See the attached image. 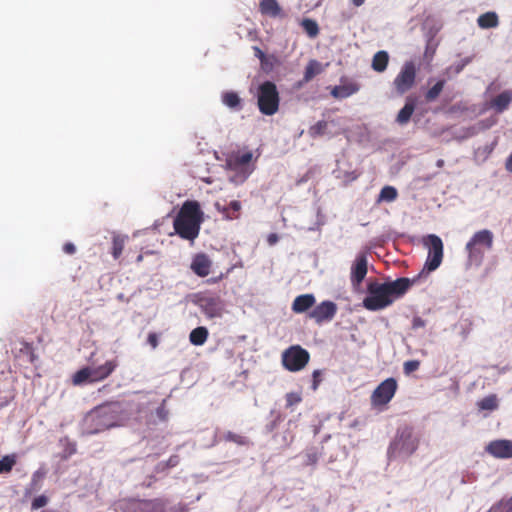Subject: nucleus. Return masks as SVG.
Returning <instances> with one entry per match:
<instances>
[{
	"mask_svg": "<svg viewBox=\"0 0 512 512\" xmlns=\"http://www.w3.org/2000/svg\"><path fill=\"white\" fill-rule=\"evenodd\" d=\"M225 439L227 441H230V442H234L238 445H246L248 444V440L246 437L242 436V435H239V434H235L233 432H227L226 435H225Z\"/></svg>",
	"mask_w": 512,
	"mask_h": 512,
	"instance_id": "nucleus-42",
	"label": "nucleus"
},
{
	"mask_svg": "<svg viewBox=\"0 0 512 512\" xmlns=\"http://www.w3.org/2000/svg\"><path fill=\"white\" fill-rule=\"evenodd\" d=\"M285 408L293 410L294 406H297L302 402L301 392H289L285 395Z\"/></svg>",
	"mask_w": 512,
	"mask_h": 512,
	"instance_id": "nucleus-39",
	"label": "nucleus"
},
{
	"mask_svg": "<svg viewBox=\"0 0 512 512\" xmlns=\"http://www.w3.org/2000/svg\"><path fill=\"white\" fill-rule=\"evenodd\" d=\"M300 26L309 38H316L320 33L319 25L314 19L304 18L300 22Z\"/></svg>",
	"mask_w": 512,
	"mask_h": 512,
	"instance_id": "nucleus-30",
	"label": "nucleus"
},
{
	"mask_svg": "<svg viewBox=\"0 0 512 512\" xmlns=\"http://www.w3.org/2000/svg\"><path fill=\"white\" fill-rule=\"evenodd\" d=\"M368 272V260L364 253L358 254L351 266L350 281L352 287L357 290Z\"/></svg>",
	"mask_w": 512,
	"mask_h": 512,
	"instance_id": "nucleus-13",
	"label": "nucleus"
},
{
	"mask_svg": "<svg viewBox=\"0 0 512 512\" xmlns=\"http://www.w3.org/2000/svg\"><path fill=\"white\" fill-rule=\"evenodd\" d=\"M74 385H82L85 383H93L92 381V370L91 367H84L78 370L72 378Z\"/></svg>",
	"mask_w": 512,
	"mask_h": 512,
	"instance_id": "nucleus-32",
	"label": "nucleus"
},
{
	"mask_svg": "<svg viewBox=\"0 0 512 512\" xmlns=\"http://www.w3.org/2000/svg\"><path fill=\"white\" fill-rule=\"evenodd\" d=\"M211 260L204 253L197 254L191 262V270L199 277H206L210 273Z\"/></svg>",
	"mask_w": 512,
	"mask_h": 512,
	"instance_id": "nucleus-17",
	"label": "nucleus"
},
{
	"mask_svg": "<svg viewBox=\"0 0 512 512\" xmlns=\"http://www.w3.org/2000/svg\"><path fill=\"white\" fill-rule=\"evenodd\" d=\"M423 245L428 249L424 269L428 272L436 270L442 263L444 246L441 238L435 234L423 237Z\"/></svg>",
	"mask_w": 512,
	"mask_h": 512,
	"instance_id": "nucleus-8",
	"label": "nucleus"
},
{
	"mask_svg": "<svg viewBox=\"0 0 512 512\" xmlns=\"http://www.w3.org/2000/svg\"><path fill=\"white\" fill-rule=\"evenodd\" d=\"M446 81L445 80H439L437 81L431 88L428 89V91L425 94V100L427 102H433L435 101L441 92L444 89Z\"/></svg>",
	"mask_w": 512,
	"mask_h": 512,
	"instance_id": "nucleus-34",
	"label": "nucleus"
},
{
	"mask_svg": "<svg viewBox=\"0 0 512 512\" xmlns=\"http://www.w3.org/2000/svg\"><path fill=\"white\" fill-rule=\"evenodd\" d=\"M316 299L313 294H302L297 296L292 303V311L300 314L314 306Z\"/></svg>",
	"mask_w": 512,
	"mask_h": 512,
	"instance_id": "nucleus-20",
	"label": "nucleus"
},
{
	"mask_svg": "<svg viewBox=\"0 0 512 512\" xmlns=\"http://www.w3.org/2000/svg\"><path fill=\"white\" fill-rule=\"evenodd\" d=\"M196 304L209 318L221 317L225 308L224 301L216 294H200L197 296Z\"/></svg>",
	"mask_w": 512,
	"mask_h": 512,
	"instance_id": "nucleus-11",
	"label": "nucleus"
},
{
	"mask_svg": "<svg viewBox=\"0 0 512 512\" xmlns=\"http://www.w3.org/2000/svg\"><path fill=\"white\" fill-rule=\"evenodd\" d=\"M259 11L262 15L270 16L273 18H282L285 16L277 0H261L259 4Z\"/></svg>",
	"mask_w": 512,
	"mask_h": 512,
	"instance_id": "nucleus-19",
	"label": "nucleus"
},
{
	"mask_svg": "<svg viewBox=\"0 0 512 512\" xmlns=\"http://www.w3.org/2000/svg\"><path fill=\"white\" fill-rule=\"evenodd\" d=\"M328 123L324 120L318 121L309 128V135L312 138L323 136L326 133Z\"/></svg>",
	"mask_w": 512,
	"mask_h": 512,
	"instance_id": "nucleus-38",
	"label": "nucleus"
},
{
	"mask_svg": "<svg viewBox=\"0 0 512 512\" xmlns=\"http://www.w3.org/2000/svg\"><path fill=\"white\" fill-rule=\"evenodd\" d=\"M259 111L266 116L276 114L280 106V95L277 86L272 81L261 83L256 92Z\"/></svg>",
	"mask_w": 512,
	"mask_h": 512,
	"instance_id": "nucleus-4",
	"label": "nucleus"
},
{
	"mask_svg": "<svg viewBox=\"0 0 512 512\" xmlns=\"http://www.w3.org/2000/svg\"><path fill=\"white\" fill-rule=\"evenodd\" d=\"M17 463V456L15 454L5 455L0 459V474H7L12 471Z\"/></svg>",
	"mask_w": 512,
	"mask_h": 512,
	"instance_id": "nucleus-35",
	"label": "nucleus"
},
{
	"mask_svg": "<svg viewBox=\"0 0 512 512\" xmlns=\"http://www.w3.org/2000/svg\"><path fill=\"white\" fill-rule=\"evenodd\" d=\"M486 451L495 458H512V440L499 439L491 441L486 446Z\"/></svg>",
	"mask_w": 512,
	"mask_h": 512,
	"instance_id": "nucleus-14",
	"label": "nucleus"
},
{
	"mask_svg": "<svg viewBox=\"0 0 512 512\" xmlns=\"http://www.w3.org/2000/svg\"><path fill=\"white\" fill-rule=\"evenodd\" d=\"M419 366H420V362L417 360L406 361L404 363V373L408 375V374L418 370Z\"/></svg>",
	"mask_w": 512,
	"mask_h": 512,
	"instance_id": "nucleus-45",
	"label": "nucleus"
},
{
	"mask_svg": "<svg viewBox=\"0 0 512 512\" xmlns=\"http://www.w3.org/2000/svg\"><path fill=\"white\" fill-rule=\"evenodd\" d=\"M364 2H365V0H352L353 5L356 7L363 5Z\"/></svg>",
	"mask_w": 512,
	"mask_h": 512,
	"instance_id": "nucleus-55",
	"label": "nucleus"
},
{
	"mask_svg": "<svg viewBox=\"0 0 512 512\" xmlns=\"http://www.w3.org/2000/svg\"><path fill=\"white\" fill-rule=\"evenodd\" d=\"M489 512H512V496L503 498L492 506Z\"/></svg>",
	"mask_w": 512,
	"mask_h": 512,
	"instance_id": "nucleus-37",
	"label": "nucleus"
},
{
	"mask_svg": "<svg viewBox=\"0 0 512 512\" xmlns=\"http://www.w3.org/2000/svg\"><path fill=\"white\" fill-rule=\"evenodd\" d=\"M324 71V66L319 61L312 59L310 60L304 71L303 82H310L315 76L321 74Z\"/></svg>",
	"mask_w": 512,
	"mask_h": 512,
	"instance_id": "nucleus-25",
	"label": "nucleus"
},
{
	"mask_svg": "<svg viewBox=\"0 0 512 512\" xmlns=\"http://www.w3.org/2000/svg\"><path fill=\"white\" fill-rule=\"evenodd\" d=\"M477 24L482 29L494 28L498 26L499 19L495 12H486L478 17Z\"/></svg>",
	"mask_w": 512,
	"mask_h": 512,
	"instance_id": "nucleus-27",
	"label": "nucleus"
},
{
	"mask_svg": "<svg viewBox=\"0 0 512 512\" xmlns=\"http://www.w3.org/2000/svg\"><path fill=\"white\" fill-rule=\"evenodd\" d=\"M208 337V330L205 327H197L190 333V341L194 345H202Z\"/></svg>",
	"mask_w": 512,
	"mask_h": 512,
	"instance_id": "nucleus-33",
	"label": "nucleus"
},
{
	"mask_svg": "<svg viewBox=\"0 0 512 512\" xmlns=\"http://www.w3.org/2000/svg\"><path fill=\"white\" fill-rule=\"evenodd\" d=\"M127 240V236L114 234L112 238V247H111V254L114 259H118L125 247V242Z\"/></svg>",
	"mask_w": 512,
	"mask_h": 512,
	"instance_id": "nucleus-31",
	"label": "nucleus"
},
{
	"mask_svg": "<svg viewBox=\"0 0 512 512\" xmlns=\"http://www.w3.org/2000/svg\"><path fill=\"white\" fill-rule=\"evenodd\" d=\"M416 77V64L411 60L406 61L392 82L396 95L402 96L410 91L416 84Z\"/></svg>",
	"mask_w": 512,
	"mask_h": 512,
	"instance_id": "nucleus-7",
	"label": "nucleus"
},
{
	"mask_svg": "<svg viewBox=\"0 0 512 512\" xmlns=\"http://www.w3.org/2000/svg\"><path fill=\"white\" fill-rule=\"evenodd\" d=\"M281 421H282V416H281V414L277 413L275 418L269 424L266 425L267 431L272 432Z\"/></svg>",
	"mask_w": 512,
	"mask_h": 512,
	"instance_id": "nucleus-47",
	"label": "nucleus"
},
{
	"mask_svg": "<svg viewBox=\"0 0 512 512\" xmlns=\"http://www.w3.org/2000/svg\"><path fill=\"white\" fill-rule=\"evenodd\" d=\"M505 168L507 171L512 173V154L507 158Z\"/></svg>",
	"mask_w": 512,
	"mask_h": 512,
	"instance_id": "nucleus-53",
	"label": "nucleus"
},
{
	"mask_svg": "<svg viewBox=\"0 0 512 512\" xmlns=\"http://www.w3.org/2000/svg\"><path fill=\"white\" fill-rule=\"evenodd\" d=\"M444 165V161L442 159L437 161V166L442 167Z\"/></svg>",
	"mask_w": 512,
	"mask_h": 512,
	"instance_id": "nucleus-57",
	"label": "nucleus"
},
{
	"mask_svg": "<svg viewBox=\"0 0 512 512\" xmlns=\"http://www.w3.org/2000/svg\"><path fill=\"white\" fill-rule=\"evenodd\" d=\"M419 439L414 435L412 427L404 426L397 430L393 442L389 446L388 453L393 456L412 455L418 448Z\"/></svg>",
	"mask_w": 512,
	"mask_h": 512,
	"instance_id": "nucleus-6",
	"label": "nucleus"
},
{
	"mask_svg": "<svg viewBox=\"0 0 512 512\" xmlns=\"http://www.w3.org/2000/svg\"><path fill=\"white\" fill-rule=\"evenodd\" d=\"M147 341L150 344L151 348L155 349L157 347V344H158V337H157V335L155 333H150L148 335Z\"/></svg>",
	"mask_w": 512,
	"mask_h": 512,
	"instance_id": "nucleus-49",
	"label": "nucleus"
},
{
	"mask_svg": "<svg viewBox=\"0 0 512 512\" xmlns=\"http://www.w3.org/2000/svg\"><path fill=\"white\" fill-rule=\"evenodd\" d=\"M512 102V90H505L494 97L490 102V107L497 113H502L508 109Z\"/></svg>",
	"mask_w": 512,
	"mask_h": 512,
	"instance_id": "nucleus-21",
	"label": "nucleus"
},
{
	"mask_svg": "<svg viewBox=\"0 0 512 512\" xmlns=\"http://www.w3.org/2000/svg\"><path fill=\"white\" fill-rule=\"evenodd\" d=\"M63 251L67 254H74L76 251V248L73 243H65L63 246Z\"/></svg>",
	"mask_w": 512,
	"mask_h": 512,
	"instance_id": "nucleus-50",
	"label": "nucleus"
},
{
	"mask_svg": "<svg viewBox=\"0 0 512 512\" xmlns=\"http://www.w3.org/2000/svg\"><path fill=\"white\" fill-rule=\"evenodd\" d=\"M309 356L310 354H282V363L289 371H299L307 365Z\"/></svg>",
	"mask_w": 512,
	"mask_h": 512,
	"instance_id": "nucleus-16",
	"label": "nucleus"
},
{
	"mask_svg": "<svg viewBox=\"0 0 512 512\" xmlns=\"http://www.w3.org/2000/svg\"><path fill=\"white\" fill-rule=\"evenodd\" d=\"M398 389L395 378H387L382 381L372 392L370 401L374 408H383L392 400Z\"/></svg>",
	"mask_w": 512,
	"mask_h": 512,
	"instance_id": "nucleus-9",
	"label": "nucleus"
},
{
	"mask_svg": "<svg viewBox=\"0 0 512 512\" xmlns=\"http://www.w3.org/2000/svg\"><path fill=\"white\" fill-rule=\"evenodd\" d=\"M313 380H312V385H311V388L313 391H316L318 389V386L321 382V371L320 370H315L313 372Z\"/></svg>",
	"mask_w": 512,
	"mask_h": 512,
	"instance_id": "nucleus-46",
	"label": "nucleus"
},
{
	"mask_svg": "<svg viewBox=\"0 0 512 512\" xmlns=\"http://www.w3.org/2000/svg\"><path fill=\"white\" fill-rule=\"evenodd\" d=\"M319 460V454L315 449H310L305 453V465H315Z\"/></svg>",
	"mask_w": 512,
	"mask_h": 512,
	"instance_id": "nucleus-43",
	"label": "nucleus"
},
{
	"mask_svg": "<svg viewBox=\"0 0 512 512\" xmlns=\"http://www.w3.org/2000/svg\"><path fill=\"white\" fill-rule=\"evenodd\" d=\"M216 208L219 212H221L225 219L227 220H235L240 217L241 211V202L238 200L231 201L227 206L221 207L218 203L216 204Z\"/></svg>",
	"mask_w": 512,
	"mask_h": 512,
	"instance_id": "nucleus-23",
	"label": "nucleus"
},
{
	"mask_svg": "<svg viewBox=\"0 0 512 512\" xmlns=\"http://www.w3.org/2000/svg\"><path fill=\"white\" fill-rule=\"evenodd\" d=\"M204 222V212L199 202L185 201L173 220L175 233L182 239L194 242L198 238L201 225Z\"/></svg>",
	"mask_w": 512,
	"mask_h": 512,
	"instance_id": "nucleus-3",
	"label": "nucleus"
},
{
	"mask_svg": "<svg viewBox=\"0 0 512 512\" xmlns=\"http://www.w3.org/2000/svg\"><path fill=\"white\" fill-rule=\"evenodd\" d=\"M494 235L488 229L477 231L465 246L470 262L481 264L486 251L493 247Z\"/></svg>",
	"mask_w": 512,
	"mask_h": 512,
	"instance_id": "nucleus-5",
	"label": "nucleus"
},
{
	"mask_svg": "<svg viewBox=\"0 0 512 512\" xmlns=\"http://www.w3.org/2000/svg\"><path fill=\"white\" fill-rule=\"evenodd\" d=\"M480 411H494L499 407V399L496 394H490L477 402Z\"/></svg>",
	"mask_w": 512,
	"mask_h": 512,
	"instance_id": "nucleus-28",
	"label": "nucleus"
},
{
	"mask_svg": "<svg viewBox=\"0 0 512 512\" xmlns=\"http://www.w3.org/2000/svg\"><path fill=\"white\" fill-rule=\"evenodd\" d=\"M414 283L415 280L406 277L383 283L377 280L370 281L367 284V296L363 299V307L369 311L385 309L405 295Z\"/></svg>",
	"mask_w": 512,
	"mask_h": 512,
	"instance_id": "nucleus-2",
	"label": "nucleus"
},
{
	"mask_svg": "<svg viewBox=\"0 0 512 512\" xmlns=\"http://www.w3.org/2000/svg\"><path fill=\"white\" fill-rule=\"evenodd\" d=\"M274 61H275V57L273 56V59H269L268 62H266V69H264V70L265 71L271 70L273 67Z\"/></svg>",
	"mask_w": 512,
	"mask_h": 512,
	"instance_id": "nucleus-54",
	"label": "nucleus"
},
{
	"mask_svg": "<svg viewBox=\"0 0 512 512\" xmlns=\"http://www.w3.org/2000/svg\"><path fill=\"white\" fill-rule=\"evenodd\" d=\"M284 352H297V353H300V352H307L305 349H303L302 347L296 345V346H291L289 348H287Z\"/></svg>",
	"mask_w": 512,
	"mask_h": 512,
	"instance_id": "nucleus-51",
	"label": "nucleus"
},
{
	"mask_svg": "<svg viewBox=\"0 0 512 512\" xmlns=\"http://www.w3.org/2000/svg\"><path fill=\"white\" fill-rule=\"evenodd\" d=\"M48 502V499L46 496H38L36 498H34V509H38V508H41L43 506H45Z\"/></svg>",
	"mask_w": 512,
	"mask_h": 512,
	"instance_id": "nucleus-48",
	"label": "nucleus"
},
{
	"mask_svg": "<svg viewBox=\"0 0 512 512\" xmlns=\"http://www.w3.org/2000/svg\"><path fill=\"white\" fill-rule=\"evenodd\" d=\"M118 366V362L113 359L106 361L104 364L97 367H91L92 381L99 382L106 379Z\"/></svg>",
	"mask_w": 512,
	"mask_h": 512,
	"instance_id": "nucleus-18",
	"label": "nucleus"
},
{
	"mask_svg": "<svg viewBox=\"0 0 512 512\" xmlns=\"http://www.w3.org/2000/svg\"><path fill=\"white\" fill-rule=\"evenodd\" d=\"M142 260H143V256H142V255H139V256L137 257V262H141Z\"/></svg>",
	"mask_w": 512,
	"mask_h": 512,
	"instance_id": "nucleus-58",
	"label": "nucleus"
},
{
	"mask_svg": "<svg viewBox=\"0 0 512 512\" xmlns=\"http://www.w3.org/2000/svg\"><path fill=\"white\" fill-rule=\"evenodd\" d=\"M397 190L393 186H385L381 189L378 202H392L397 198Z\"/></svg>",
	"mask_w": 512,
	"mask_h": 512,
	"instance_id": "nucleus-36",
	"label": "nucleus"
},
{
	"mask_svg": "<svg viewBox=\"0 0 512 512\" xmlns=\"http://www.w3.org/2000/svg\"><path fill=\"white\" fill-rule=\"evenodd\" d=\"M416 101L417 99L413 96H408L406 98L405 105L403 108L398 112L396 121L400 125L407 124L410 121V118L415 110L416 107Z\"/></svg>",
	"mask_w": 512,
	"mask_h": 512,
	"instance_id": "nucleus-22",
	"label": "nucleus"
},
{
	"mask_svg": "<svg viewBox=\"0 0 512 512\" xmlns=\"http://www.w3.org/2000/svg\"><path fill=\"white\" fill-rule=\"evenodd\" d=\"M133 404L127 401L106 402L95 407L85 417L89 434H97L107 429L123 425L130 419Z\"/></svg>",
	"mask_w": 512,
	"mask_h": 512,
	"instance_id": "nucleus-1",
	"label": "nucleus"
},
{
	"mask_svg": "<svg viewBox=\"0 0 512 512\" xmlns=\"http://www.w3.org/2000/svg\"><path fill=\"white\" fill-rule=\"evenodd\" d=\"M423 322L421 319L417 318L414 320V326H422Z\"/></svg>",
	"mask_w": 512,
	"mask_h": 512,
	"instance_id": "nucleus-56",
	"label": "nucleus"
},
{
	"mask_svg": "<svg viewBox=\"0 0 512 512\" xmlns=\"http://www.w3.org/2000/svg\"><path fill=\"white\" fill-rule=\"evenodd\" d=\"M358 90V84L351 82L348 84L333 87V89L331 90V95L334 98L343 99L355 94Z\"/></svg>",
	"mask_w": 512,
	"mask_h": 512,
	"instance_id": "nucleus-24",
	"label": "nucleus"
},
{
	"mask_svg": "<svg viewBox=\"0 0 512 512\" xmlns=\"http://www.w3.org/2000/svg\"><path fill=\"white\" fill-rule=\"evenodd\" d=\"M418 278H420V275H417V277H416V278H413L412 280H415V281H416Z\"/></svg>",
	"mask_w": 512,
	"mask_h": 512,
	"instance_id": "nucleus-59",
	"label": "nucleus"
},
{
	"mask_svg": "<svg viewBox=\"0 0 512 512\" xmlns=\"http://www.w3.org/2000/svg\"><path fill=\"white\" fill-rule=\"evenodd\" d=\"M165 400H163L162 404L156 409V416L159 421L165 422L168 420L169 411L165 406Z\"/></svg>",
	"mask_w": 512,
	"mask_h": 512,
	"instance_id": "nucleus-44",
	"label": "nucleus"
},
{
	"mask_svg": "<svg viewBox=\"0 0 512 512\" xmlns=\"http://www.w3.org/2000/svg\"><path fill=\"white\" fill-rule=\"evenodd\" d=\"M179 463H180V457L178 455H172L169 457V459L167 461L160 462L157 465L156 470H157V472L165 471L167 469L176 467Z\"/></svg>",
	"mask_w": 512,
	"mask_h": 512,
	"instance_id": "nucleus-40",
	"label": "nucleus"
},
{
	"mask_svg": "<svg viewBox=\"0 0 512 512\" xmlns=\"http://www.w3.org/2000/svg\"><path fill=\"white\" fill-rule=\"evenodd\" d=\"M267 240H268V243H269L270 245H274V244H276V243H277V241H278V236H277V234L272 233V234H270V235L268 236V239H267Z\"/></svg>",
	"mask_w": 512,
	"mask_h": 512,
	"instance_id": "nucleus-52",
	"label": "nucleus"
},
{
	"mask_svg": "<svg viewBox=\"0 0 512 512\" xmlns=\"http://www.w3.org/2000/svg\"><path fill=\"white\" fill-rule=\"evenodd\" d=\"M252 159L253 153L251 151L231 152L226 157V166L229 170L241 172L243 178L246 179L254 170V166H250Z\"/></svg>",
	"mask_w": 512,
	"mask_h": 512,
	"instance_id": "nucleus-10",
	"label": "nucleus"
},
{
	"mask_svg": "<svg viewBox=\"0 0 512 512\" xmlns=\"http://www.w3.org/2000/svg\"><path fill=\"white\" fill-rule=\"evenodd\" d=\"M166 503L161 499L133 500L129 509L131 512H165Z\"/></svg>",
	"mask_w": 512,
	"mask_h": 512,
	"instance_id": "nucleus-15",
	"label": "nucleus"
},
{
	"mask_svg": "<svg viewBox=\"0 0 512 512\" xmlns=\"http://www.w3.org/2000/svg\"><path fill=\"white\" fill-rule=\"evenodd\" d=\"M337 313V305L329 300L323 301L309 312V318L317 324L331 321Z\"/></svg>",
	"mask_w": 512,
	"mask_h": 512,
	"instance_id": "nucleus-12",
	"label": "nucleus"
},
{
	"mask_svg": "<svg viewBox=\"0 0 512 512\" xmlns=\"http://www.w3.org/2000/svg\"><path fill=\"white\" fill-rule=\"evenodd\" d=\"M389 55L386 51L381 50L375 53L372 59V69L376 72H384L388 66Z\"/></svg>",
	"mask_w": 512,
	"mask_h": 512,
	"instance_id": "nucleus-26",
	"label": "nucleus"
},
{
	"mask_svg": "<svg viewBox=\"0 0 512 512\" xmlns=\"http://www.w3.org/2000/svg\"><path fill=\"white\" fill-rule=\"evenodd\" d=\"M253 51L255 57L260 61L261 68L266 69V62H268L269 59H273V55L267 56L258 46H254Z\"/></svg>",
	"mask_w": 512,
	"mask_h": 512,
	"instance_id": "nucleus-41",
	"label": "nucleus"
},
{
	"mask_svg": "<svg viewBox=\"0 0 512 512\" xmlns=\"http://www.w3.org/2000/svg\"><path fill=\"white\" fill-rule=\"evenodd\" d=\"M222 102L227 107L234 110L242 109V100L240 96L234 91H228L222 94Z\"/></svg>",
	"mask_w": 512,
	"mask_h": 512,
	"instance_id": "nucleus-29",
	"label": "nucleus"
}]
</instances>
